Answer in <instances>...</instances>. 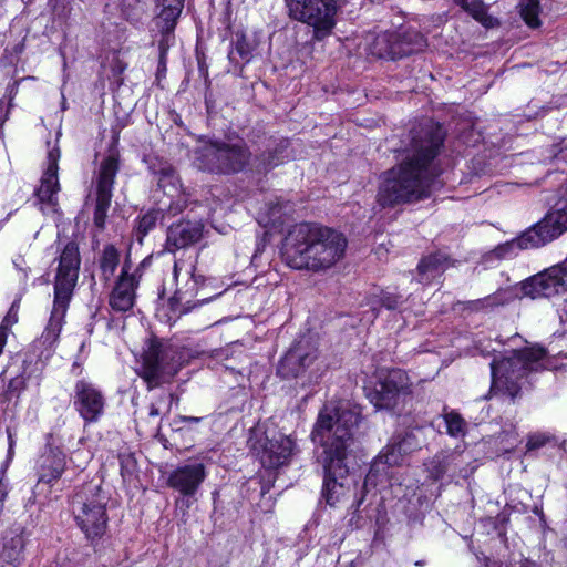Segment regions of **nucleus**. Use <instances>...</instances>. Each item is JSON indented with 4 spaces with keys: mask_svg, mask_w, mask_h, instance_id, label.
Returning a JSON list of instances; mask_svg holds the SVG:
<instances>
[{
    "mask_svg": "<svg viewBox=\"0 0 567 567\" xmlns=\"http://www.w3.org/2000/svg\"><path fill=\"white\" fill-rule=\"evenodd\" d=\"M465 12L486 29L499 25V21L487 13V6L482 0H454Z\"/></svg>",
    "mask_w": 567,
    "mask_h": 567,
    "instance_id": "c756f323",
    "label": "nucleus"
},
{
    "mask_svg": "<svg viewBox=\"0 0 567 567\" xmlns=\"http://www.w3.org/2000/svg\"><path fill=\"white\" fill-rule=\"evenodd\" d=\"M120 261L118 251L113 246H106L103 250L100 267L105 280H109L115 272Z\"/></svg>",
    "mask_w": 567,
    "mask_h": 567,
    "instance_id": "c9c22d12",
    "label": "nucleus"
},
{
    "mask_svg": "<svg viewBox=\"0 0 567 567\" xmlns=\"http://www.w3.org/2000/svg\"><path fill=\"white\" fill-rule=\"evenodd\" d=\"M381 303L389 310L396 309L400 305V296L391 292H384L381 297Z\"/></svg>",
    "mask_w": 567,
    "mask_h": 567,
    "instance_id": "37998d69",
    "label": "nucleus"
},
{
    "mask_svg": "<svg viewBox=\"0 0 567 567\" xmlns=\"http://www.w3.org/2000/svg\"><path fill=\"white\" fill-rule=\"evenodd\" d=\"M296 444L291 436L277 434L267 440L262 453L261 463L266 467L276 468L287 464L293 454Z\"/></svg>",
    "mask_w": 567,
    "mask_h": 567,
    "instance_id": "6ab92c4d",
    "label": "nucleus"
},
{
    "mask_svg": "<svg viewBox=\"0 0 567 567\" xmlns=\"http://www.w3.org/2000/svg\"><path fill=\"white\" fill-rule=\"evenodd\" d=\"M549 440H550L549 435H547L545 433L530 434L528 436V440H527V443H526V450L527 451H534V450L540 449L547 442H549Z\"/></svg>",
    "mask_w": 567,
    "mask_h": 567,
    "instance_id": "79ce46f5",
    "label": "nucleus"
},
{
    "mask_svg": "<svg viewBox=\"0 0 567 567\" xmlns=\"http://www.w3.org/2000/svg\"><path fill=\"white\" fill-rule=\"evenodd\" d=\"M181 367L182 363L177 359L175 350L151 343L142 357L140 375L147 383L148 390H152L162 383L168 382Z\"/></svg>",
    "mask_w": 567,
    "mask_h": 567,
    "instance_id": "6e6552de",
    "label": "nucleus"
},
{
    "mask_svg": "<svg viewBox=\"0 0 567 567\" xmlns=\"http://www.w3.org/2000/svg\"><path fill=\"white\" fill-rule=\"evenodd\" d=\"M534 233L535 230L529 227L519 237L498 245L494 250L486 255V259H511L515 257L519 250L540 247Z\"/></svg>",
    "mask_w": 567,
    "mask_h": 567,
    "instance_id": "5701e85b",
    "label": "nucleus"
},
{
    "mask_svg": "<svg viewBox=\"0 0 567 567\" xmlns=\"http://www.w3.org/2000/svg\"><path fill=\"white\" fill-rule=\"evenodd\" d=\"M181 272H182V267L177 262H175V265H174V277H175V279L177 281H178V278L181 276Z\"/></svg>",
    "mask_w": 567,
    "mask_h": 567,
    "instance_id": "603ef678",
    "label": "nucleus"
},
{
    "mask_svg": "<svg viewBox=\"0 0 567 567\" xmlns=\"http://www.w3.org/2000/svg\"><path fill=\"white\" fill-rule=\"evenodd\" d=\"M174 400V394L168 395L169 405L172 404V401Z\"/></svg>",
    "mask_w": 567,
    "mask_h": 567,
    "instance_id": "864d4df0",
    "label": "nucleus"
},
{
    "mask_svg": "<svg viewBox=\"0 0 567 567\" xmlns=\"http://www.w3.org/2000/svg\"><path fill=\"white\" fill-rule=\"evenodd\" d=\"M295 212V206L290 202H269L257 216V221L265 228H281L288 221Z\"/></svg>",
    "mask_w": 567,
    "mask_h": 567,
    "instance_id": "4be33fe9",
    "label": "nucleus"
},
{
    "mask_svg": "<svg viewBox=\"0 0 567 567\" xmlns=\"http://www.w3.org/2000/svg\"><path fill=\"white\" fill-rule=\"evenodd\" d=\"M3 508V498H0V511Z\"/></svg>",
    "mask_w": 567,
    "mask_h": 567,
    "instance_id": "6e6d98bb",
    "label": "nucleus"
},
{
    "mask_svg": "<svg viewBox=\"0 0 567 567\" xmlns=\"http://www.w3.org/2000/svg\"><path fill=\"white\" fill-rule=\"evenodd\" d=\"M266 493H268V489L262 488L261 489V495H265Z\"/></svg>",
    "mask_w": 567,
    "mask_h": 567,
    "instance_id": "4d7b16f0",
    "label": "nucleus"
},
{
    "mask_svg": "<svg viewBox=\"0 0 567 567\" xmlns=\"http://www.w3.org/2000/svg\"><path fill=\"white\" fill-rule=\"evenodd\" d=\"M148 415L151 417H157L161 415V411L155 404H151Z\"/></svg>",
    "mask_w": 567,
    "mask_h": 567,
    "instance_id": "3c124183",
    "label": "nucleus"
},
{
    "mask_svg": "<svg viewBox=\"0 0 567 567\" xmlns=\"http://www.w3.org/2000/svg\"><path fill=\"white\" fill-rule=\"evenodd\" d=\"M295 344L289 349L278 364V374L285 379L297 378L305 372L302 360L307 358Z\"/></svg>",
    "mask_w": 567,
    "mask_h": 567,
    "instance_id": "c85d7f7f",
    "label": "nucleus"
},
{
    "mask_svg": "<svg viewBox=\"0 0 567 567\" xmlns=\"http://www.w3.org/2000/svg\"><path fill=\"white\" fill-rule=\"evenodd\" d=\"M560 279L561 276L559 267L555 265L525 280L522 285V291L525 296L530 297L532 299L550 298L559 295L560 292H566Z\"/></svg>",
    "mask_w": 567,
    "mask_h": 567,
    "instance_id": "2eb2a0df",
    "label": "nucleus"
},
{
    "mask_svg": "<svg viewBox=\"0 0 567 567\" xmlns=\"http://www.w3.org/2000/svg\"><path fill=\"white\" fill-rule=\"evenodd\" d=\"M513 299H514V293L511 290L501 289L491 296H487L481 300H477V303H480L482 308H493L496 306L507 305Z\"/></svg>",
    "mask_w": 567,
    "mask_h": 567,
    "instance_id": "e433bc0d",
    "label": "nucleus"
},
{
    "mask_svg": "<svg viewBox=\"0 0 567 567\" xmlns=\"http://www.w3.org/2000/svg\"><path fill=\"white\" fill-rule=\"evenodd\" d=\"M74 408L85 422H96L104 412L105 398L93 383L79 380L74 386Z\"/></svg>",
    "mask_w": 567,
    "mask_h": 567,
    "instance_id": "4468645a",
    "label": "nucleus"
},
{
    "mask_svg": "<svg viewBox=\"0 0 567 567\" xmlns=\"http://www.w3.org/2000/svg\"><path fill=\"white\" fill-rule=\"evenodd\" d=\"M400 37L398 44L406 50V55L421 50L425 45V38L415 30H401L395 32Z\"/></svg>",
    "mask_w": 567,
    "mask_h": 567,
    "instance_id": "72a5a7b5",
    "label": "nucleus"
},
{
    "mask_svg": "<svg viewBox=\"0 0 567 567\" xmlns=\"http://www.w3.org/2000/svg\"><path fill=\"white\" fill-rule=\"evenodd\" d=\"M65 465V454L59 449L48 447L37 462L35 493H50L53 484L62 476Z\"/></svg>",
    "mask_w": 567,
    "mask_h": 567,
    "instance_id": "ddd939ff",
    "label": "nucleus"
},
{
    "mask_svg": "<svg viewBox=\"0 0 567 567\" xmlns=\"http://www.w3.org/2000/svg\"><path fill=\"white\" fill-rule=\"evenodd\" d=\"M236 54L245 62H248L251 58V47L244 37L236 41L235 48L230 52L231 59H235Z\"/></svg>",
    "mask_w": 567,
    "mask_h": 567,
    "instance_id": "a19ab883",
    "label": "nucleus"
},
{
    "mask_svg": "<svg viewBox=\"0 0 567 567\" xmlns=\"http://www.w3.org/2000/svg\"><path fill=\"white\" fill-rule=\"evenodd\" d=\"M346 248L347 239L341 233L319 224L299 223L289 228L281 255L289 267L317 272L334 266Z\"/></svg>",
    "mask_w": 567,
    "mask_h": 567,
    "instance_id": "7ed1b4c3",
    "label": "nucleus"
},
{
    "mask_svg": "<svg viewBox=\"0 0 567 567\" xmlns=\"http://www.w3.org/2000/svg\"><path fill=\"white\" fill-rule=\"evenodd\" d=\"M184 206H185V200H182L178 198L176 203L172 202L168 205V210L172 215H176L177 213H181L183 210Z\"/></svg>",
    "mask_w": 567,
    "mask_h": 567,
    "instance_id": "a18cd8bd",
    "label": "nucleus"
},
{
    "mask_svg": "<svg viewBox=\"0 0 567 567\" xmlns=\"http://www.w3.org/2000/svg\"><path fill=\"white\" fill-rule=\"evenodd\" d=\"M408 454L406 440L394 442L386 445L374 458L370 471L368 484H374V477L380 471H386L390 475L398 474V470L403 465Z\"/></svg>",
    "mask_w": 567,
    "mask_h": 567,
    "instance_id": "a211bd4d",
    "label": "nucleus"
},
{
    "mask_svg": "<svg viewBox=\"0 0 567 567\" xmlns=\"http://www.w3.org/2000/svg\"><path fill=\"white\" fill-rule=\"evenodd\" d=\"M295 348L300 349L307 358L302 360L305 371L310 368L318 358V349L310 338H301L295 343Z\"/></svg>",
    "mask_w": 567,
    "mask_h": 567,
    "instance_id": "4c0bfd02",
    "label": "nucleus"
},
{
    "mask_svg": "<svg viewBox=\"0 0 567 567\" xmlns=\"http://www.w3.org/2000/svg\"><path fill=\"white\" fill-rule=\"evenodd\" d=\"M12 264H13L14 268L19 271L20 279L27 280L28 279V266H27V262H25V259L23 258V256L17 255L12 259Z\"/></svg>",
    "mask_w": 567,
    "mask_h": 567,
    "instance_id": "c03bdc74",
    "label": "nucleus"
},
{
    "mask_svg": "<svg viewBox=\"0 0 567 567\" xmlns=\"http://www.w3.org/2000/svg\"><path fill=\"white\" fill-rule=\"evenodd\" d=\"M73 512L79 526L87 538L94 539L104 533L105 506L96 498H79L73 503Z\"/></svg>",
    "mask_w": 567,
    "mask_h": 567,
    "instance_id": "f8f14e48",
    "label": "nucleus"
},
{
    "mask_svg": "<svg viewBox=\"0 0 567 567\" xmlns=\"http://www.w3.org/2000/svg\"><path fill=\"white\" fill-rule=\"evenodd\" d=\"M202 235V223L184 220L168 228L167 245L174 249H181L198 241Z\"/></svg>",
    "mask_w": 567,
    "mask_h": 567,
    "instance_id": "412c9836",
    "label": "nucleus"
},
{
    "mask_svg": "<svg viewBox=\"0 0 567 567\" xmlns=\"http://www.w3.org/2000/svg\"><path fill=\"white\" fill-rule=\"evenodd\" d=\"M540 247L567 230V200L557 202L545 217L530 227Z\"/></svg>",
    "mask_w": 567,
    "mask_h": 567,
    "instance_id": "dca6fc26",
    "label": "nucleus"
},
{
    "mask_svg": "<svg viewBox=\"0 0 567 567\" xmlns=\"http://www.w3.org/2000/svg\"><path fill=\"white\" fill-rule=\"evenodd\" d=\"M56 260L53 307L49 322L37 341L39 347L43 346L45 348L40 354L45 358L51 354L52 348L59 339L64 317L78 282L81 265L78 245L74 241L66 243Z\"/></svg>",
    "mask_w": 567,
    "mask_h": 567,
    "instance_id": "20e7f679",
    "label": "nucleus"
},
{
    "mask_svg": "<svg viewBox=\"0 0 567 567\" xmlns=\"http://www.w3.org/2000/svg\"><path fill=\"white\" fill-rule=\"evenodd\" d=\"M559 318L563 322H567V298L564 300L563 305L558 307Z\"/></svg>",
    "mask_w": 567,
    "mask_h": 567,
    "instance_id": "8fccbe9b",
    "label": "nucleus"
},
{
    "mask_svg": "<svg viewBox=\"0 0 567 567\" xmlns=\"http://www.w3.org/2000/svg\"><path fill=\"white\" fill-rule=\"evenodd\" d=\"M546 352L543 348H527L513 351V355L491 362L492 390H499L514 399L519 393L518 381L527 372L542 367Z\"/></svg>",
    "mask_w": 567,
    "mask_h": 567,
    "instance_id": "39448f33",
    "label": "nucleus"
},
{
    "mask_svg": "<svg viewBox=\"0 0 567 567\" xmlns=\"http://www.w3.org/2000/svg\"><path fill=\"white\" fill-rule=\"evenodd\" d=\"M408 374L400 370H381L377 374V381L364 388L365 395L377 409H393L398 404L401 393L409 390Z\"/></svg>",
    "mask_w": 567,
    "mask_h": 567,
    "instance_id": "1a4fd4ad",
    "label": "nucleus"
},
{
    "mask_svg": "<svg viewBox=\"0 0 567 567\" xmlns=\"http://www.w3.org/2000/svg\"><path fill=\"white\" fill-rule=\"evenodd\" d=\"M268 165H269V166H276V165H277V163H269Z\"/></svg>",
    "mask_w": 567,
    "mask_h": 567,
    "instance_id": "13d9d810",
    "label": "nucleus"
},
{
    "mask_svg": "<svg viewBox=\"0 0 567 567\" xmlns=\"http://www.w3.org/2000/svg\"><path fill=\"white\" fill-rule=\"evenodd\" d=\"M157 184L169 197H178L181 194V183L175 169L171 165H164L155 172Z\"/></svg>",
    "mask_w": 567,
    "mask_h": 567,
    "instance_id": "2f4dec72",
    "label": "nucleus"
},
{
    "mask_svg": "<svg viewBox=\"0 0 567 567\" xmlns=\"http://www.w3.org/2000/svg\"><path fill=\"white\" fill-rule=\"evenodd\" d=\"M7 337H8V329L2 323L0 326V355L2 354L3 348H4L6 343H7Z\"/></svg>",
    "mask_w": 567,
    "mask_h": 567,
    "instance_id": "09e8293b",
    "label": "nucleus"
},
{
    "mask_svg": "<svg viewBox=\"0 0 567 567\" xmlns=\"http://www.w3.org/2000/svg\"><path fill=\"white\" fill-rule=\"evenodd\" d=\"M60 156L61 153L58 146L49 150L47 156V168L40 179V186L35 190V196L41 205V210L44 214L58 213V193L60 190L58 171Z\"/></svg>",
    "mask_w": 567,
    "mask_h": 567,
    "instance_id": "9b49d317",
    "label": "nucleus"
},
{
    "mask_svg": "<svg viewBox=\"0 0 567 567\" xmlns=\"http://www.w3.org/2000/svg\"><path fill=\"white\" fill-rule=\"evenodd\" d=\"M410 154L381 175L377 200L382 207L414 203L431 195L439 169L434 165L445 137L443 127L424 120L410 132Z\"/></svg>",
    "mask_w": 567,
    "mask_h": 567,
    "instance_id": "f257e3e1",
    "label": "nucleus"
},
{
    "mask_svg": "<svg viewBox=\"0 0 567 567\" xmlns=\"http://www.w3.org/2000/svg\"><path fill=\"white\" fill-rule=\"evenodd\" d=\"M518 7L522 19L529 28L540 27V3L538 0H522Z\"/></svg>",
    "mask_w": 567,
    "mask_h": 567,
    "instance_id": "f704fd0d",
    "label": "nucleus"
},
{
    "mask_svg": "<svg viewBox=\"0 0 567 567\" xmlns=\"http://www.w3.org/2000/svg\"><path fill=\"white\" fill-rule=\"evenodd\" d=\"M202 417L179 415L174 420V424L177 425L179 423H199Z\"/></svg>",
    "mask_w": 567,
    "mask_h": 567,
    "instance_id": "49530a36",
    "label": "nucleus"
},
{
    "mask_svg": "<svg viewBox=\"0 0 567 567\" xmlns=\"http://www.w3.org/2000/svg\"><path fill=\"white\" fill-rule=\"evenodd\" d=\"M289 16L313 29L318 41L329 37L336 27V0H286Z\"/></svg>",
    "mask_w": 567,
    "mask_h": 567,
    "instance_id": "0eeeda50",
    "label": "nucleus"
},
{
    "mask_svg": "<svg viewBox=\"0 0 567 567\" xmlns=\"http://www.w3.org/2000/svg\"><path fill=\"white\" fill-rule=\"evenodd\" d=\"M249 153L244 143L212 142L196 151L195 164L202 171L235 173L245 167Z\"/></svg>",
    "mask_w": 567,
    "mask_h": 567,
    "instance_id": "423d86ee",
    "label": "nucleus"
},
{
    "mask_svg": "<svg viewBox=\"0 0 567 567\" xmlns=\"http://www.w3.org/2000/svg\"><path fill=\"white\" fill-rule=\"evenodd\" d=\"M162 209H152L142 215L137 220V233L142 236H145L150 230H152L157 224L158 219L162 217Z\"/></svg>",
    "mask_w": 567,
    "mask_h": 567,
    "instance_id": "ea45409f",
    "label": "nucleus"
},
{
    "mask_svg": "<svg viewBox=\"0 0 567 567\" xmlns=\"http://www.w3.org/2000/svg\"><path fill=\"white\" fill-rule=\"evenodd\" d=\"M454 262L444 254L435 252L421 259L417 266V281L427 285L439 279Z\"/></svg>",
    "mask_w": 567,
    "mask_h": 567,
    "instance_id": "b1692460",
    "label": "nucleus"
},
{
    "mask_svg": "<svg viewBox=\"0 0 567 567\" xmlns=\"http://www.w3.org/2000/svg\"><path fill=\"white\" fill-rule=\"evenodd\" d=\"M184 276L187 277L185 286L177 288L174 297L169 300L173 311L179 315L190 309L187 305L190 303V298L198 292V279L194 275V267L189 266V268L185 269Z\"/></svg>",
    "mask_w": 567,
    "mask_h": 567,
    "instance_id": "a878e982",
    "label": "nucleus"
},
{
    "mask_svg": "<svg viewBox=\"0 0 567 567\" xmlns=\"http://www.w3.org/2000/svg\"><path fill=\"white\" fill-rule=\"evenodd\" d=\"M463 455L456 451L436 455L432 461L433 476L439 478L445 471L452 468L456 471L460 467V461Z\"/></svg>",
    "mask_w": 567,
    "mask_h": 567,
    "instance_id": "473e14b6",
    "label": "nucleus"
},
{
    "mask_svg": "<svg viewBox=\"0 0 567 567\" xmlns=\"http://www.w3.org/2000/svg\"><path fill=\"white\" fill-rule=\"evenodd\" d=\"M9 442H10V447H12V445H13V440H12V435H11V434H9Z\"/></svg>",
    "mask_w": 567,
    "mask_h": 567,
    "instance_id": "5fc2aeb1",
    "label": "nucleus"
},
{
    "mask_svg": "<svg viewBox=\"0 0 567 567\" xmlns=\"http://www.w3.org/2000/svg\"><path fill=\"white\" fill-rule=\"evenodd\" d=\"M444 421L446 424L447 433L451 436L457 437L465 434L466 423L460 414L453 411L445 413Z\"/></svg>",
    "mask_w": 567,
    "mask_h": 567,
    "instance_id": "58836bf2",
    "label": "nucleus"
},
{
    "mask_svg": "<svg viewBox=\"0 0 567 567\" xmlns=\"http://www.w3.org/2000/svg\"><path fill=\"white\" fill-rule=\"evenodd\" d=\"M138 284L140 276L136 272L130 274L128 267L125 265L110 293L109 305L111 309L121 313L130 311L135 303Z\"/></svg>",
    "mask_w": 567,
    "mask_h": 567,
    "instance_id": "f3484780",
    "label": "nucleus"
},
{
    "mask_svg": "<svg viewBox=\"0 0 567 567\" xmlns=\"http://www.w3.org/2000/svg\"><path fill=\"white\" fill-rule=\"evenodd\" d=\"M205 477L202 463H193L178 467L168 478L169 485L184 495H193Z\"/></svg>",
    "mask_w": 567,
    "mask_h": 567,
    "instance_id": "aec40b11",
    "label": "nucleus"
},
{
    "mask_svg": "<svg viewBox=\"0 0 567 567\" xmlns=\"http://www.w3.org/2000/svg\"><path fill=\"white\" fill-rule=\"evenodd\" d=\"M369 473L365 476L364 483H363V496H377L378 494H399L400 492L395 489L396 487H400L401 484L398 482V478L390 475L386 471H380L374 477V484L369 485Z\"/></svg>",
    "mask_w": 567,
    "mask_h": 567,
    "instance_id": "cd10ccee",
    "label": "nucleus"
},
{
    "mask_svg": "<svg viewBox=\"0 0 567 567\" xmlns=\"http://www.w3.org/2000/svg\"><path fill=\"white\" fill-rule=\"evenodd\" d=\"M117 172L118 159L114 154L109 155L102 161L96 177V205L93 217L94 225L100 229H103L105 225Z\"/></svg>",
    "mask_w": 567,
    "mask_h": 567,
    "instance_id": "9d476101",
    "label": "nucleus"
},
{
    "mask_svg": "<svg viewBox=\"0 0 567 567\" xmlns=\"http://www.w3.org/2000/svg\"><path fill=\"white\" fill-rule=\"evenodd\" d=\"M400 37L395 32L379 34L373 42L371 52L380 59L395 60L406 55V50L398 44Z\"/></svg>",
    "mask_w": 567,
    "mask_h": 567,
    "instance_id": "bb28decb",
    "label": "nucleus"
},
{
    "mask_svg": "<svg viewBox=\"0 0 567 567\" xmlns=\"http://www.w3.org/2000/svg\"><path fill=\"white\" fill-rule=\"evenodd\" d=\"M557 267H559L560 276H561L560 280L563 281L564 287L567 292V258L561 264H558Z\"/></svg>",
    "mask_w": 567,
    "mask_h": 567,
    "instance_id": "de8ad7c7",
    "label": "nucleus"
},
{
    "mask_svg": "<svg viewBox=\"0 0 567 567\" xmlns=\"http://www.w3.org/2000/svg\"><path fill=\"white\" fill-rule=\"evenodd\" d=\"M185 0H159L163 9L157 17V27L163 33L168 34L175 28L176 21L182 13Z\"/></svg>",
    "mask_w": 567,
    "mask_h": 567,
    "instance_id": "7c9ffc66",
    "label": "nucleus"
},
{
    "mask_svg": "<svg viewBox=\"0 0 567 567\" xmlns=\"http://www.w3.org/2000/svg\"><path fill=\"white\" fill-rule=\"evenodd\" d=\"M24 538L21 533L10 532L0 543V567H19L23 559Z\"/></svg>",
    "mask_w": 567,
    "mask_h": 567,
    "instance_id": "393cba45",
    "label": "nucleus"
},
{
    "mask_svg": "<svg viewBox=\"0 0 567 567\" xmlns=\"http://www.w3.org/2000/svg\"><path fill=\"white\" fill-rule=\"evenodd\" d=\"M360 411L348 401H330L319 412L312 441L323 449L320 461L324 468L322 496H343L351 492L354 478L343 464L352 431Z\"/></svg>",
    "mask_w": 567,
    "mask_h": 567,
    "instance_id": "f03ea898",
    "label": "nucleus"
}]
</instances>
